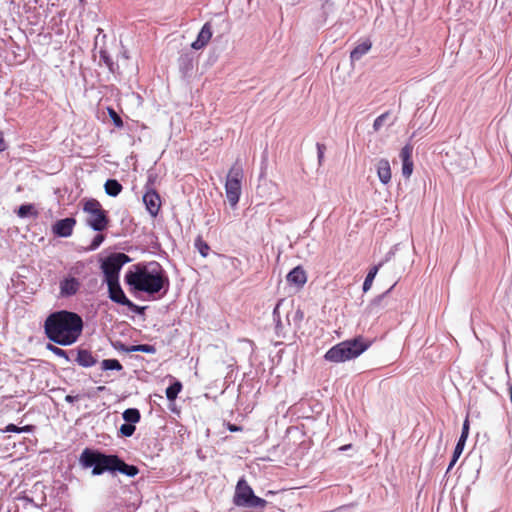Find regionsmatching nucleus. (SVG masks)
<instances>
[{
    "instance_id": "obj_22",
    "label": "nucleus",
    "mask_w": 512,
    "mask_h": 512,
    "mask_svg": "<svg viewBox=\"0 0 512 512\" xmlns=\"http://www.w3.org/2000/svg\"><path fill=\"white\" fill-rule=\"evenodd\" d=\"M182 390V384L179 381L174 382L166 389V397L170 401H174L180 391Z\"/></svg>"
},
{
    "instance_id": "obj_31",
    "label": "nucleus",
    "mask_w": 512,
    "mask_h": 512,
    "mask_svg": "<svg viewBox=\"0 0 512 512\" xmlns=\"http://www.w3.org/2000/svg\"><path fill=\"white\" fill-rule=\"evenodd\" d=\"M390 115V112L387 111L383 114H381L380 116H378L375 120H374V123H373V129L374 131H379L382 126L384 125V122L386 121V119L389 117Z\"/></svg>"
},
{
    "instance_id": "obj_10",
    "label": "nucleus",
    "mask_w": 512,
    "mask_h": 512,
    "mask_svg": "<svg viewBox=\"0 0 512 512\" xmlns=\"http://www.w3.org/2000/svg\"><path fill=\"white\" fill-rule=\"evenodd\" d=\"M82 284L80 280L72 275H66L59 283L61 297H71L78 293Z\"/></svg>"
},
{
    "instance_id": "obj_24",
    "label": "nucleus",
    "mask_w": 512,
    "mask_h": 512,
    "mask_svg": "<svg viewBox=\"0 0 512 512\" xmlns=\"http://www.w3.org/2000/svg\"><path fill=\"white\" fill-rule=\"evenodd\" d=\"M129 352H143L147 354H154L156 352V348L153 345L149 344H139V345H133L130 348H128Z\"/></svg>"
},
{
    "instance_id": "obj_28",
    "label": "nucleus",
    "mask_w": 512,
    "mask_h": 512,
    "mask_svg": "<svg viewBox=\"0 0 512 512\" xmlns=\"http://www.w3.org/2000/svg\"><path fill=\"white\" fill-rule=\"evenodd\" d=\"M463 449H464V445L456 444V447L454 449L453 456H452V459L450 461L447 471H450L453 468V466L456 464V462L458 461L459 457L461 456V454L463 452Z\"/></svg>"
},
{
    "instance_id": "obj_5",
    "label": "nucleus",
    "mask_w": 512,
    "mask_h": 512,
    "mask_svg": "<svg viewBox=\"0 0 512 512\" xmlns=\"http://www.w3.org/2000/svg\"><path fill=\"white\" fill-rule=\"evenodd\" d=\"M233 502L238 507L265 509L267 501L256 496L250 485L240 479L236 485Z\"/></svg>"
},
{
    "instance_id": "obj_11",
    "label": "nucleus",
    "mask_w": 512,
    "mask_h": 512,
    "mask_svg": "<svg viewBox=\"0 0 512 512\" xmlns=\"http://www.w3.org/2000/svg\"><path fill=\"white\" fill-rule=\"evenodd\" d=\"M143 202L152 217H156L161 208L160 195L154 189H149L143 195Z\"/></svg>"
},
{
    "instance_id": "obj_19",
    "label": "nucleus",
    "mask_w": 512,
    "mask_h": 512,
    "mask_svg": "<svg viewBox=\"0 0 512 512\" xmlns=\"http://www.w3.org/2000/svg\"><path fill=\"white\" fill-rule=\"evenodd\" d=\"M76 361L83 367H91L96 363V359L88 350H79Z\"/></svg>"
},
{
    "instance_id": "obj_45",
    "label": "nucleus",
    "mask_w": 512,
    "mask_h": 512,
    "mask_svg": "<svg viewBox=\"0 0 512 512\" xmlns=\"http://www.w3.org/2000/svg\"><path fill=\"white\" fill-rule=\"evenodd\" d=\"M350 446H351V445H344V446H342V447L340 448V450H346V449L350 448Z\"/></svg>"
},
{
    "instance_id": "obj_1",
    "label": "nucleus",
    "mask_w": 512,
    "mask_h": 512,
    "mask_svg": "<svg viewBox=\"0 0 512 512\" xmlns=\"http://www.w3.org/2000/svg\"><path fill=\"white\" fill-rule=\"evenodd\" d=\"M47 338L61 346L74 344L82 334L83 320L75 312L61 310L51 313L44 322Z\"/></svg>"
},
{
    "instance_id": "obj_4",
    "label": "nucleus",
    "mask_w": 512,
    "mask_h": 512,
    "mask_svg": "<svg viewBox=\"0 0 512 512\" xmlns=\"http://www.w3.org/2000/svg\"><path fill=\"white\" fill-rule=\"evenodd\" d=\"M117 455H107L97 450L85 448L79 458L84 468L93 467V475H101L104 472H115Z\"/></svg>"
},
{
    "instance_id": "obj_2",
    "label": "nucleus",
    "mask_w": 512,
    "mask_h": 512,
    "mask_svg": "<svg viewBox=\"0 0 512 512\" xmlns=\"http://www.w3.org/2000/svg\"><path fill=\"white\" fill-rule=\"evenodd\" d=\"M125 282L136 291L156 294L169 287V279L158 262L136 264L125 274Z\"/></svg>"
},
{
    "instance_id": "obj_12",
    "label": "nucleus",
    "mask_w": 512,
    "mask_h": 512,
    "mask_svg": "<svg viewBox=\"0 0 512 512\" xmlns=\"http://www.w3.org/2000/svg\"><path fill=\"white\" fill-rule=\"evenodd\" d=\"M76 225V219L69 217L61 219L55 222L52 226V232L58 237H69L72 235L74 227Z\"/></svg>"
},
{
    "instance_id": "obj_3",
    "label": "nucleus",
    "mask_w": 512,
    "mask_h": 512,
    "mask_svg": "<svg viewBox=\"0 0 512 512\" xmlns=\"http://www.w3.org/2000/svg\"><path fill=\"white\" fill-rule=\"evenodd\" d=\"M369 347L362 337L343 341L331 347L324 355L329 362L339 363L358 357Z\"/></svg>"
},
{
    "instance_id": "obj_33",
    "label": "nucleus",
    "mask_w": 512,
    "mask_h": 512,
    "mask_svg": "<svg viewBox=\"0 0 512 512\" xmlns=\"http://www.w3.org/2000/svg\"><path fill=\"white\" fill-rule=\"evenodd\" d=\"M104 239H105V236H104L103 234H97V235L94 237V239H93L92 243L90 244L89 249H90V250H95V249H97V248L102 244V242L104 241Z\"/></svg>"
},
{
    "instance_id": "obj_35",
    "label": "nucleus",
    "mask_w": 512,
    "mask_h": 512,
    "mask_svg": "<svg viewBox=\"0 0 512 512\" xmlns=\"http://www.w3.org/2000/svg\"><path fill=\"white\" fill-rule=\"evenodd\" d=\"M326 146L321 143H317V152H318V162L321 165L324 160Z\"/></svg>"
},
{
    "instance_id": "obj_38",
    "label": "nucleus",
    "mask_w": 512,
    "mask_h": 512,
    "mask_svg": "<svg viewBox=\"0 0 512 512\" xmlns=\"http://www.w3.org/2000/svg\"><path fill=\"white\" fill-rule=\"evenodd\" d=\"M6 148H7V146L3 139V134H2V132H0V153L3 152L4 150H6Z\"/></svg>"
},
{
    "instance_id": "obj_30",
    "label": "nucleus",
    "mask_w": 512,
    "mask_h": 512,
    "mask_svg": "<svg viewBox=\"0 0 512 512\" xmlns=\"http://www.w3.org/2000/svg\"><path fill=\"white\" fill-rule=\"evenodd\" d=\"M135 430H136L135 425H133L131 423H125V424L121 425L119 431L122 436L131 437L134 434Z\"/></svg>"
},
{
    "instance_id": "obj_8",
    "label": "nucleus",
    "mask_w": 512,
    "mask_h": 512,
    "mask_svg": "<svg viewBox=\"0 0 512 512\" xmlns=\"http://www.w3.org/2000/svg\"><path fill=\"white\" fill-rule=\"evenodd\" d=\"M131 259L125 253H113L109 255L101 265L102 271L105 276L106 282L109 281H118L119 280V272L122 266Z\"/></svg>"
},
{
    "instance_id": "obj_14",
    "label": "nucleus",
    "mask_w": 512,
    "mask_h": 512,
    "mask_svg": "<svg viewBox=\"0 0 512 512\" xmlns=\"http://www.w3.org/2000/svg\"><path fill=\"white\" fill-rule=\"evenodd\" d=\"M213 35L212 31V25L210 22H206L200 32L198 33V36L194 42H192L191 47L194 50H201L204 47L208 45Z\"/></svg>"
},
{
    "instance_id": "obj_32",
    "label": "nucleus",
    "mask_w": 512,
    "mask_h": 512,
    "mask_svg": "<svg viewBox=\"0 0 512 512\" xmlns=\"http://www.w3.org/2000/svg\"><path fill=\"white\" fill-rule=\"evenodd\" d=\"M285 303V300L284 299H281L278 301L276 307L274 308V311H273V316H274V319L276 321V326L277 327H280L281 326V320H280V308L284 305Z\"/></svg>"
},
{
    "instance_id": "obj_34",
    "label": "nucleus",
    "mask_w": 512,
    "mask_h": 512,
    "mask_svg": "<svg viewBox=\"0 0 512 512\" xmlns=\"http://www.w3.org/2000/svg\"><path fill=\"white\" fill-rule=\"evenodd\" d=\"M47 348L52 352L54 353L55 355L59 356V357H65L67 358V353L65 350L57 347V346H54L52 344H48Z\"/></svg>"
},
{
    "instance_id": "obj_41",
    "label": "nucleus",
    "mask_w": 512,
    "mask_h": 512,
    "mask_svg": "<svg viewBox=\"0 0 512 512\" xmlns=\"http://www.w3.org/2000/svg\"><path fill=\"white\" fill-rule=\"evenodd\" d=\"M302 319H303V312L298 308V309L295 311V320H296L297 322H300Z\"/></svg>"
},
{
    "instance_id": "obj_17",
    "label": "nucleus",
    "mask_w": 512,
    "mask_h": 512,
    "mask_svg": "<svg viewBox=\"0 0 512 512\" xmlns=\"http://www.w3.org/2000/svg\"><path fill=\"white\" fill-rule=\"evenodd\" d=\"M372 47V43L369 39H366L362 43L358 44L350 53V59L352 62L358 61L363 55L369 52Z\"/></svg>"
},
{
    "instance_id": "obj_36",
    "label": "nucleus",
    "mask_w": 512,
    "mask_h": 512,
    "mask_svg": "<svg viewBox=\"0 0 512 512\" xmlns=\"http://www.w3.org/2000/svg\"><path fill=\"white\" fill-rule=\"evenodd\" d=\"M4 432H15V433H20V430H19V427L16 426L15 424H8L4 430Z\"/></svg>"
},
{
    "instance_id": "obj_15",
    "label": "nucleus",
    "mask_w": 512,
    "mask_h": 512,
    "mask_svg": "<svg viewBox=\"0 0 512 512\" xmlns=\"http://www.w3.org/2000/svg\"><path fill=\"white\" fill-rule=\"evenodd\" d=\"M286 280L289 285H293L297 288H302L307 282V274L302 266L293 268L286 276Z\"/></svg>"
},
{
    "instance_id": "obj_26",
    "label": "nucleus",
    "mask_w": 512,
    "mask_h": 512,
    "mask_svg": "<svg viewBox=\"0 0 512 512\" xmlns=\"http://www.w3.org/2000/svg\"><path fill=\"white\" fill-rule=\"evenodd\" d=\"M195 247L199 251V253L203 257H207L209 254L210 247L209 245L202 239V237H197L195 240Z\"/></svg>"
},
{
    "instance_id": "obj_13",
    "label": "nucleus",
    "mask_w": 512,
    "mask_h": 512,
    "mask_svg": "<svg viewBox=\"0 0 512 512\" xmlns=\"http://www.w3.org/2000/svg\"><path fill=\"white\" fill-rule=\"evenodd\" d=\"M413 146L406 144L400 151L402 160V174L405 178H409L413 173L414 163L412 160Z\"/></svg>"
},
{
    "instance_id": "obj_25",
    "label": "nucleus",
    "mask_w": 512,
    "mask_h": 512,
    "mask_svg": "<svg viewBox=\"0 0 512 512\" xmlns=\"http://www.w3.org/2000/svg\"><path fill=\"white\" fill-rule=\"evenodd\" d=\"M378 269H379L378 266H374L369 270V272L364 280V283H363V290L365 292L371 288L373 280L378 272Z\"/></svg>"
},
{
    "instance_id": "obj_7",
    "label": "nucleus",
    "mask_w": 512,
    "mask_h": 512,
    "mask_svg": "<svg viewBox=\"0 0 512 512\" xmlns=\"http://www.w3.org/2000/svg\"><path fill=\"white\" fill-rule=\"evenodd\" d=\"M244 178V172L241 166L237 163L231 166L228 171L225 192L229 204L234 207L239 202L242 190V180Z\"/></svg>"
},
{
    "instance_id": "obj_29",
    "label": "nucleus",
    "mask_w": 512,
    "mask_h": 512,
    "mask_svg": "<svg viewBox=\"0 0 512 512\" xmlns=\"http://www.w3.org/2000/svg\"><path fill=\"white\" fill-rule=\"evenodd\" d=\"M108 115L110 116L111 120L113 121L114 125L118 128H122L124 123L121 117L118 115V113L113 108H107Z\"/></svg>"
},
{
    "instance_id": "obj_23",
    "label": "nucleus",
    "mask_w": 512,
    "mask_h": 512,
    "mask_svg": "<svg viewBox=\"0 0 512 512\" xmlns=\"http://www.w3.org/2000/svg\"><path fill=\"white\" fill-rule=\"evenodd\" d=\"M102 370H122L123 366L117 359H104L101 362Z\"/></svg>"
},
{
    "instance_id": "obj_43",
    "label": "nucleus",
    "mask_w": 512,
    "mask_h": 512,
    "mask_svg": "<svg viewBox=\"0 0 512 512\" xmlns=\"http://www.w3.org/2000/svg\"><path fill=\"white\" fill-rule=\"evenodd\" d=\"M227 427H228L229 431H231V432H237V431L242 430V428L240 426H236V425L230 424V423L228 424Z\"/></svg>"
},
{
    "instance_id": "obj_6",
    "label": "nucleus",
    "mask_w": 512,
    "mask_h": 512,
    "mask_svg": "<svg viewBox=\"0 0 512 512\" xmlns=\"http://www.w3.org/2000/svg\"><path fill=\"white\" fill-rule=\"evenodd\" d=\"M83 211L88 215L87 224L95 231L101 232L108 228L109 218L101 203L94 198L85 201Z\"/></svg>"
},
{
    "instance_id": "obj_44",
    "label": "nucleus",
    "mask_w": 512,
    "mask_h": 512,
    "mask_svg": "<svg viewBox=\"0 0 512 512\" xmlns=\"http://www.w3.org/2000/svg\"><path fill=\"white\" fill-rule=\"evenodd\" d=\"M467 437H468V436H466V435H462V434H461V436H460V438H459V440H458L457 444H460V445H464V446H465V442H466V440H467Z\"/></svg>"
},
{
    "instance_id": "obj_37",
    "label": "nucleus",
    "mask_w": 512,
    "mask_h": 512,
    "mask_svg": "<svg viewBox=\"0 0 512 512\" xmlns=\"http://www.w3.org/2000/svg\"><path fill=\"white\" fill-rule=\"evenodd\" d=\"M461 434L462 435H466V436H468V434H469V420H468V418H466L464 423H463Z\"/></svg>"
},
{
    "instance_id": "obj_27",
    "label": "nucleus",
    "mask_w": 512,
    "mask_h": 512,
    "mask_svg": "<svg viewBox=\"0 0 512 512\" xmlns=\"http://www.w3.org/2000/svg\"><path fill=\"white\" fill-rule=\"evenodd\" d=\"M17 214L19 217L21 218H24L26 216H28L29 214H34L36 215L37 212L34 211V207L33 205L31 204H24V205H21L17 211Z\"/></svg>"
},
{
    "instance_id": "obj_40",
    "label": "nucleus",
    "mask_w": 512,
    "mask_h": 512,
    "mask_svg": "<svg viewBox=\"0 0 512 512\" xmlns=\"http://www.w3.org/2000/svg\"><path fill=\"white\" fill-rule=\"evenodd\" d=\"M385 295H386V293L383 294L382 296H380L378 299H376L373 303V307L380 306L385 299Z\"/></svg>"
},
{
    "instance_id": "obj_21",
    "label": "nucleus",
    "mask_w": 512,
    "mask_h": 512,
    "mask_svg": "<svg viewBox=\"0 0 512 512\" xmlns=\"http://www.w3.org/2000/svg\"><path fill=\"white\" fill-rule=\"evenodd\" d=\"M122 417L127 423L134 425L140 421L141 414L140 411L136 408H128L123 412Z\"/></svg>"
},
{
    "instance_id": "obj_18",
    "label": "nucleus",
    "mask_w": 512,
    "mask_h": 512,
    "mask_svg": "<svg viewBox=\"0 0 512 512\" xmlns=\"http://www.w3.org/2000/svg\"><path fill=\"white\" fill-rule=\"evenodd\" d=\"M119 471L122 474H125L129 477H134L139 473V469L137 466L129 465L125 463L121 458L118 457L115 472Z\"/></svg>"
},
{
    "instance_id": "obj_42",
    "label": "nucleus",
    "mask_w": 512,
    "mask_h": 512,
    "mask_svg": "<svg viewBox=\"0 0 512 512\" xmlns=\"http://www.w3.org/2000/svg\"><path fill=\"white\" fill-rule=\"evenodd\" d=\"M33 429H34V426H32V425H26L23 427H19L20 433L21 432H32Z\"/></svg>"
},
{
    "instance_id": "obj_16",
    "label": "nucleus",
    "mask_w": 512,
    "mask_h": 512,
    "mask_svg": "<svg viewBox=\"0 0 512 512\" xmlns=\"http://www.w3.org/2000/svg\"><path fill=\"white\" fill-rule=\"evenodd\" d=\"M376 169L380 182L384 185H387L392 178V172L389 161L385 158L380 159L376 164Z\"/></svg>"
},
{
    "instance_id": "obj_39",
    "label": "nucleus",
    "mask_w": 512,
    "mask_h": 512,
    "mask_svg": "<svg viewBox=\"0 0 512 512\" xmlns=\"http://www.w3.org/2000/svg\"><path fill=\"white\" fill-rule=\"evenodd\" d=\"M79 399H80V397H79L78 395H76V396L67 395V396L65 397V401H66V402H69V403H73L74 401H77V400H79Z\"/></svg>"
},
{
    "instance_id": "obj_9",
    "label": "nucleus",
    "mask_w": 512,
    "mask_h": 512,
    "mask_svg": "<svg viewBox=\"0 0 512 512\" xmlns=\"http://www.w3.org/2000/svg\"><path fill=\"white\" fill-rule=\"evenodd\" d=\"M108 285V291H109V297L112 301L115 303L127 306L129 309L133 311L140 312L142 308L135 305L133 302H131L123 292L119 280L118 281H109L107 282Z\"/></svg>"
},
{
    "instance_id": "obj_20",
    "label": "nucleus",
    "mask_w": 512,
    "mask_h": 512,
    "mask_svg": "<svg viewBox=\"0 0 512 512\" xmlns=\"http://www.w3.org/2000/svg\"><path fill=\"white\" fill-rule=\"evenodd\" d=\"M105 192L112 197L118 196L123 187L122 185L115 179H108L104 184Z\"/></svg>"
}]
</instances>
